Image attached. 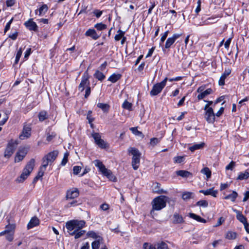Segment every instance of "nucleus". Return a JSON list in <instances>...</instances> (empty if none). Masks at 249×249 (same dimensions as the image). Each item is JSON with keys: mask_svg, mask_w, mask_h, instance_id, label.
Returning a JSON list of instances; mask_svg holds the SVG:
<instances>
[{"mask_svg": "<svg viewBox=\"0 0 249 249\" xmlns=\"http://www.w3.org/2000/svg\"><path fill=\"white\" fill-rule=\"evenodd\" d=\"M24 158L23 157V156H21L19 154H18V152L16 153L15 158V162H18L23 160Z\"/></svg>", "mask_w": 249, "mask_h": 249, "instance_id": "obj_47", "label": "nucleus"}, {"mask_svg": "<svg viewBox=\"0 0 249 249\" xmlns=\"http://www.w3.org/2000/svg\"><path fill=\"white\" fill-rule=\"evenodd\" d=\"M93 13L97 18H99L102 15V11L99 10H95L94 11Z\"/></svg>", "mask_w": 249, "mask_h": 249, "instance_id": "obj_62", "label": "nucleus"}, {"mask_svg": "<svg viewBox=\"0 0 249 249\" xmlns=\"http://www.w3.org/2000/svg\"><path fill=\"white\" fill-rule=\"evenodd\" d=\"M189 216L191 218L195 219L198 222L204 223L206 222V220L205 219L201 218L200 216L197 215L195 213H190Z\"/></svg>", "mask_w": 249, "mask_h": 249, "instance_id": "obj_26", "label": "nucleus"}, {"mask_svg": "<svg viewBox=\"0 0 249 249\" xmlns=\"http://www.w3.org/2000/svg\"><path fill=\"white\" fill-rule=\"evenodd\" d=\"M204 142H201L200 143L195 144L189 147V150L192 152H194L196 150L202 149L205 145Z\"/></svg>", "mask_w": 249, "mask_h": 249, "instance_id": "obj_23", "label": "nucleus"}, {"mask_svg": "<svg viewBox=\"0 0 249 249\" xmlns=\"http://www.w3.org/2000/svg\"><path fill=\"white\" fill-rule=\"evenodd\" d=\"M25 26L30 30L36 31L38 27L36 22L33 21V19H30L24 23Z\"/></svg>", "mask_w": 249, "mask_h": 249, "instance_id": "obj_12", "label": "nucleus"}, {"mask_svg": "<svg viewBox=\"0 0 249 249\" xmlns=\"http://www.w3.org/2000/svg\"><path fill=\"white\" fill-rule=\"evenodd\" d=\"M118 34L115 36L114 39L116 41H119L125 34V32L119 30L117 32Z\"/></svg>", "mask_w": 249, "mask_h": 249, "instance_id": "obj_38", "label": "nucleus"}, {"mask_svg": "<svg viewBox=\"0 0 249 249\" xmlns=\"http://www.w3.org/2000/svg\"><path fill=\"white\" fill-rule=\"evenodd\" d=\"M175 162L181 163L183 161L184 157L182 156H178L174 158Z\"/></svg>", "mask_w": 249, "mask_h": 249, "instance_id": "obj_52", "label": "nucleus"}, {"mask_svg": "<svg viewBox=\"0 0 249 249\" xmlns=\"http://www.w3.org/2000/svg\"><path fill=\"white\" fill-rule=\"evenodd\" d=\"M132 104L128 102L126 100L125 101L122 105V107L126 109L131 110L132 109Z\"/></svg>", "mask_w": 249, "mask_h": 249, "instance_id": "obj_41", "label": "nucleus"}, {"mask_svg": "<svg viewBox=\"0 0 249 249\" xmlns=\"http://www.w3.org/2000/svg\"><path fill=\"white\" fill-rule=\"evenodd\" d=\"M38 118L40 121H43L47 118V112L45 111H41L38 114Z\"/></svg>", "mask_w": 249, "mask_h": 249, "instance_id": "obj_40", "label": "nucleus"}, {"mask_svg": "<svg viewBox=\"0 0 249 249\" xmlns=\"http://www.w3.org/2000/svg\"><path fill=\"white\" fill-rule=\"evenodd\" d=\"M91 112L90 111H89V113L87 115V119L89 120V124H91V126H92V124L91 123L93 121V119L92 118L91 115Z\"/></svg>", "mask_w": 249, "mask_h": 249, "instance_id": "obj_59", "label": "nucleus"}, {"mask_svg": "<svg viewBox=\"0 0 249 249\" xmlns=\"http://www.w3.org/2000/svg\"><path fill=\"white\" fill-rule=\"evenodd\" d=\"M89 77L88 76V74L84 73L82 78L81 82L79 85L78 89L81 91L82 92L84 91L85 88L89 86Z\"/></svg>", "mask_w": 249, "mask_h": 249, "instance_id": "obj_10", "label": "nucleus"}, {"mask_svg": "<svg viewBox=\"0 0 249 249\" xmlns=\"http://www.w3.org/2000/svg\"><path fill=\"white\" fill-rule=\"evenodd\" d=\"M199 192L203 194L204 195H211L213 197H216L218 193V191L217 190H214L213 188L206 190H200Z\"/></svg>", "mask_w": 249, "mask_h": 249, "instance_id": "obj_17", "label": "nucleus"}, {"mask_svg": "<svg viewBox=\"0 0 249 249\" xmlns=\"http://www.w3.org/2000/svg\"><path fill=\"white\" fill-rule=\"evenodd\" d=\"M17 152L21 156H23V157L24 158L27 154L28 148L25 147H19Z\"/></svg>", "mask_w": 249, "mask_h": 249, "instance_id": "obj_34", "label": "nucleus"}, {"mask_svg": "<svg viewBox=\"0 0 249 249\" xmlns=\"http://www.w3.org/2000/svg\"><path fill=\"white\" fill-rule=\"evenodd\" d=\"M92 136L94 139L95 142L100 147L105 148L106 147V143L101 138V136L98 133H94L92 134Z\"/></svg>", "mask_w": 249, "mask_h": 249, "instance_id": "obj_9", "label": "nucleus"}, {"mask_svg": "<svg viewBox=\"0 0 249 249\" xmlns=\"http://www.w3.org/2000/svg\"><path fill=\"white\" fill-rule=\"evenodd\" d=\"M235 165V162L231 161L228 165L226 166V169L227 170H232Z\"/></svg>", "mask_w": 249, "mask_h": 249, "instance_id": "obj_49", "label": "nucleus"}, {"mask_svg": "<svg viewBox=\"0 0 249 249\" xmlns=\"http://www.w3.org/2000/svg\"><path fill=\"white\" fill-rule=\"evenodd\" d=\"M238 194L235 191H233L231 194L225 196L224 199H231L232 202H234Z\"/></svg>", "mask_w": 249, "mask_h": 249, "instance_id": "obj_28", "label": "nucleus"}, {"mask_svg": "<svg viewBox=\"0 0 249 249\" xmlns=\"http://www.w3.org/2000/svg\"><path fill=\"white\" fill-rule=\"evenodd\" d=\"M81 167L79 166H75L73 167V171L74 175H78L81 170Z\"/></svg>", "mask_w": 249, "mask_h": 249, "instance_id": "obj_50", "label": "nucleus"}, {"mask_svg": "<svg viewBox=\"0 0 249 249\" xmlns=\"http://www.w3.org/2000/svg\"><path fill=\"white\" fill-rule=\"evenodd\" d=\"M224 107H221L219 110L215 114V115L217 117L221 116L224 112Z\"/></svg>", "mask_w": 249, "mask_h": 249, "instance_id": "obj_63", "label": "nucleus"}, {"mask_svg": "<svg viewBox=\"0 0 249 249\" xmlns=\"http://www.w3.org/2000/svg\"><path fill=\"white\" fill-rule=\"evenodd\" d=\"M39 224V220L38 218L34 216L31 218L27 225L28 229L33 228V227L38 225Z\"/></svg>", "mask_w": 249, "mask_h": 249, "instance_id": "obj_19", "label": "nucleus"}, {"mask_svg": "<svg viewBox=\"0 0 249 249\" xmlns=\"http://www.w3.org/2000/svg\"><path fill=\"white\" fill-rule=\"evenodd\" d=\"M160 142V139L157 138H153L150 139V144L154 146Z\"/></svg>", "mask_w": 249, "mask_h": 249, "instance_id": "obj_43", "label": "nucleus"}, {"mask_svg": "<svg viewBox=\"0 0 249 249\" xmlns=\"http://www.w3.org/2000/svg\"><path fill=\"white\" fill-rule=\"evenodd\" d=\"M6 230H9L8 233L11 232L12 231H14L15 228V225L9 224L5 227Z\"/></svg>", "mask_w": 249, "mask_h": 249, "instance_id": "obj_53", "label": "nucleus"}, {"mask_svg": "<svg viewBox=\"0 0 249 249\" xmlns=\"http://www.w3.org/2000/svg\"><path fill=\"white\" fill-rule=\"evenodd\" d=\"M232 210L234 213H236V218L238 219V220L242 223L243 224H246L247 225L248 222L247 218L245 216L243 215L242 213L236 209H233Z\"/></svg>", "mask_w": 249, "mask_h": 249, "instance_id": "obj_13", "label": "nucleus"}, {"mask_svg": "<svg viewBox=\"0 0 249 249\" xmlns=\"http://www.w3.org/2000/svg\"><path fill=\"white\" fill-rule=\"evenodd\" d=\"M35 163V160L34 159H32L30 160L24 168L20 177L17 179L18 182H22L27 178L34 169Z\"/></svg>", "mask_w": 249, "mask_h": 249, "instance_id": "obj_2", "label": "nucleus"}, {"mask_svg": "<svg viewBox=\"0 0 249 249\" xmlns=\"http://www.w3.org/2000/svg\"><path fill=\"white\" fill-rule=\"evenodd\" d=\"M68 232L70 235L74 236L75 239H78L85 235L86 231L85 230H72L71 231H68Z\"/></svg>", "mask_w": 249, "mask_h": 249, "instance_id": "obj_15", "label": "nucleus"}, {"mask_svg": "<svg viewBox=\"0 0 249 249\" xmlns=\"http://www.w3.org/2000/svg\"><path fill=\"white\" fill-rule=\"evenodd\" d=\"M94 163L95 166L99 168V171L102 172V174L107 169L103 163L99 160H95Z\"/></svg>", "mask_w": 249, "mask_h": 249, "instance_id": "obj_21", "label": "nucleus"}, {"mask_svg": "<svg viewBox=\"0 0 249 249\" xmlns=\"http://www.w3.org/2000/svg\"><path fill=\"white\" fill-rule=\"evenodd\" d=\"M121 77L122 75L120 74L114 73L108 78V80L114 83L119 80Z\"/></svg>", "mask_w": 249, "mask_h": 249, "instance_id": "obj_25", "label": "nucleus"}, {"mask_svg": "<svg viewBox=\"0 0 249 249\" xmlns=\"http://www.w3.org/2000/svg\"><path fill=\"white\" fill-rule=\"evenodd\" d=\"M15 2V0H6V5L8 7L12 6Z\"/></svg>", "mask_w": 249, "mask_h": 249, "instance_id": "obj_64", "label": "nucleus"}, {"mask_svg": "<svg viewBox=\"0 0 249 249\" xmlns=\"http://www.w3.org/2000/svg\"><path fill=\"white\" fill-rule=\"evenodd\" d=\"M94 77L100 81H102L105 78V75L101 71H96L94 74Z\"/></svg>", "mask_w": 249, "mask_h": 249, "instance_id": "obj_31", "label": "nucleus"}, {"mask_svg": "<svg viewBox=\"0 0 249 249\" xmlns=\"http://www.w3.org/2000/svg\"><path fill=\"white\" fill-rule=\"evenodd\" d=\"M130 130L132 131V132L135 134V135L141 136L142 135V133L139 131H138L136 127H131L130 128Z\"/></svg>", "mask_w": 249, "mask_h": 249, "instance_id": "obj_51", "label": "nucleus"}, {"mask_svg": "<svg viewBox=\"0 0 249 249\" xmlns=\"http://www.w3.org/2000/svg\"><path fill=\"white\" fill-rule=\"evenodd\" d=\"M7 235L6 236V239L9 241L11 242L13 240V233H12L11 232L10 233H7Z\"/></svg>", "mask_w": 249, "mask_h": 249, "instance_id": "obj_58", "label": "nucleus"}, {"mask_svg": "<svg viewBox=\"0 0 249 249\" xmlns=\"http://www.w3.org/2000/svg\"><path fill=\"white\" fill-rule=\"evenodd\" d=\"M168 78L166 77L163 81L154 85L150 92L151 96H153L160 93L165 86Z\"/></svg>", "mask_w": 249, "mask_h": 249, "instance_id": "obj_6", "label": "nucleus"}, {"mask_svg": "<svg viewBox=\"0 0 249 249\" xmlns=\"http://www.w3.org/2000/svg\"><path fill=\"white\" fill-rule=\"evenodd\" d=\"M97 106L102 109L104 112H107L109 108V106L107 104H104L99 103L97 105Z\"/></svg>", "mask_w": 249, "mask_h": 249, "instance_id": "obj_32", "label": "nucleus"}, {"mask_svg": "<svg viewBox=\"0 0 249 249\" xmlns=\"http://www.w3.org/2000/svg\"><path fill=\"white\" fill-rule=\"evenodd\" d=\"M85 36H89L94 40H97L100 37L101 34L98 35L93 29H89L86 32Z\"/></svg>", "mask_w": 249, "mask_h": 249, "instance_id": "obj_11", "label": "nucleus"}, {"mask_svg": "<svg viewBox=\"0 0 249 249\" xmlns=\"http://www.w3.org/2000/svg\"><path fill=\"white\" fill-rule=\"evenodd\" d=\"M22 49L20 48L19 49V50L18 51L17 54H16V59H15V64H17L18 63V62L20 58V56L22 54Z\"/></svg>", "mask_w": 249, "mask_h": 249, "instance_id": "obj_46", "label": "nucleus"}, {"mask_svg": "<svg viewBox=\"0 0 249 249\" xmlns=\"http://www.w3.org/2000/svg\"><path fill=\"white\" fill-rule=\"evenodd\" d=\"M94 28H96L98 31H103L107 28V25L106 24H103L102 22L98 23L94 25Z\"/></svg>", "mask_w": 249, "mask_h": 249, "instance_id": "obj_30", "label": "nucleus"}, {"mask_svg": "<svg viewBox=\"0 0 249 249\" xmlns=\"http://www.w3.org/2000/svg\"><path fill=\"white\" fill-rule=\"evenodd\" d=\"M168 33H169L168 31H167L165 33H164V34L162 35V36L160 38V45H161V43H163V42L165 41V40L166 39V38L168 36Z\"/></svg>", "mask_w": 249, "mask_h": 249, "instance_id": "obj_55", "label": "nucleus"}, {"mask_svg": "<svg viewBox=\"0 0 249 249\" xmlns=\"http://www.w3.org/2000/svg\"><path fill=\"white\" fill-rule=\"evenodd\" d=\"M92 249H98L100 246V242L99 241H95L92 243Z\"/></svg>", "mask_w": 249, "mask_h": 249, "instance_id": "obj_54", "label": "nucleus"}, {"mask_svg": "<svg viewBox=\"0 0 249 249\" xmlns=\"http://www.w3.org/2000/svg\"><path fill=\"white\" fill-rule=\"evenodd\" d=\"M48 7L46 4L42 5L38 9L39 15L41 16L44 14L48 10Z\"/></svg>", "mask_w": 249, "mask_h": 249, "instance_id": "obj_37", "label": "nucleus"}, {"mask_svg": "<svg viewBox=\"0 0 249 249\" xmlns=\"http://www.w3.org/2000/svg\"><path fill=\"white\" fill-rule=\"evenodd\" d=\"M192 193L189 192H184L182 194V198L183 200H186L191 198Z\"/></svg>", "mask_w": 249, "mask_h": 249, "instance_id": "obj_42", "label": "nucleus"}, {"mask_svg": "<svg viewBox=\"0 0 249 249\" xmlns=\"http://www.w3.org/2000/svg\"><path fill=\"white\" fill-rule=\"evenodd\" d=\"M86 222L84 220H72L66 223V227L69 231L82 230L85 227Z\"/></svg>", "mask_w": 249, "mask_h": 249, "instance_id": "obj_3", "label": "nucleus"}, {"mask_svg": "<svg viewBox=\"0 0 249 249\" xmlns=\"http://www.w3.org/2000/svg\"><path fill=\"white\" fill-rule=\"evenodd\" d=\"M18 143V141L11 140L8 142L5 150L4 157L9 159L15 152Z\"/></svg>", "mask_w": 249, "mask_h": 249, "instance_id": "obj_5", "label": "nucleus"}, {"mask_svg": "<svg viewBox=\"0 0 249 249\" xmlns=\"http://www.w3.org/2000/svg\"><path fill=\"white\" fill-rule=\"evenodd\" d=\"M177 175L181 176L183 178H188L190 176L192 177V174L190 172L185 170L178 171L177 172Z\"/></svg>", "mask_w": 249, "mask_h": 249, "instance_id": "obj_24", "label": "nucleus"}, {"mask_svg": "<svg viewBox=\"0 0 249 249\" xmlns=\"http://www.w3.org/2000/svg\"><path fill=\"white\" fill-rule=\"evenodd\" d=\"M213 92V91L211 88L208 89L206 90L203 91L202 93H199L197 95V98L198 100H199L203 99V98H205L209 95L212 93Z\"/></svg>", "mask_w": 249, "mask_h": 249, "instance_id": "obj_20", "label": "nucleus"}, {"mask_svg": "<svg viewBox=\"0 0 249 249\" xmlns=\"http://www.w3.org/2000/svg\"><path fill=\"white\" fill-rule=\"evenodd\" d=\"M237 234L233 231H228L226 234V238L229 240H233L236 238Z\"/></svg>", "mask_w": 249, "mask_h": 249, "instance_id": "obj_33", "label": "nucleus"}, {"mask_svg": "<svg viewBox=\"0 0 249 249\" xmlns=\"http://www.w3.org/2000/svg\"><path fill=\"white\" fill-rule=\"evenodd\" d=\"M175 42V40L171 37H169L165 43V48L166 49L169 48Z\"/></svg>", "mask_w": 249, "mask_h": 249, "instance_id": "obj_35", "label": "nucleus"}, {"mask_svg": "<svg viewBox=\"0 0 249 249\" xmlns=\"http://www.w3.org/2000/svg\"><path fill=\"white\" fill-rule=\"evenodd\" d=\"M13 20V18H12L7 23V24L6 25L5 27V28H4V33H6V32H7L10 28V25L12 22Z\"/></svg>", "mask_w": 249, "mask_h": 249, "instance_id": "obj_56", "label": "nucleus"}, {"mask_svg": "<svg viewBox=\"0 0 249 249\" xmlns=\"http://www.w3.org/2000/svg\"><path fill=\"white\" fill-rule=\"evenodd\" d=\"M49 164H51L49 160H48L47 159L45 158V156H44L42 159V166L40 167V170H43V169H44V170H45L47 166Z\"/></svg>", "mask_w": 249, "mask_h": 249, "instance_id": "obj_36", "label": "nucleus"}, {"mask_svg": "<svg viewBox=\"0 0 249 249\" xmlns=\"http://www.w3.org/2000/svg\"><path fill=\"white\" fill-rule=\"evenodd\" d=\"M76 203H77V201L72 200L71 202L68 203L67 205H66L65 207L68 208L71 207V206H74L76 205Z\"/></svg>", "mask_w": 249, "mask_h": 249, "instance_id": "obj_60", "label": "nucleus"}, {"mask_svg": "<svg viewBox=\"0 0 249 249\" xmlns=\"http://www.w3.org/2000/svg\"><path fill=\"white\" fill-rule=\"evenodd\" d=\"M231 72V70L230 69H226L225 70L224 73L221 76L218 82L220 86H223L225 84V80Z\"/></svg>", "mask_w": 249, "mask_h": 249, "instance_id": "obj_16", "label": "nucleus"}, {"mask_svg": "<svg viewBox=\"0 0 249 249\" xmlns=\"http://www.w3.org/2000/svg\"><path fill=\"white\" fill-rule=\"evenodd\" d=\"M168 197L161 196L156 197L152 202L153 210L159 211L166 206V202Z\"/></svg>", "mask_w": 249, "mask_h": 249, "instance_id": "obj_4", "label": "nucleus"}, {"mask_svg": "<svg viewBox=\"0 0 249 249\" xmlns=\"http://www.w3.org/2000/svg\"><path fill=\"white\" fill-rule=\"evenodd\" d=\"M174 223L175 224H178V223H182L183 222V219L182 217V216L179 215L178 213H175L174 216Z\"/></svg>", "mask_w": 249, "mask_h": 249, "instance_id": "obj_27", "label": "nucleus"}, {"mask_svg": "<svg viewBox=\"0 0 249 249\" xmlns=\"http://www.w3.org/2000/svg\"><path fill=\"white\" fill-rule=\"evenodd\" d=\"M128 152L129 155H132L131 164L133 168L136 170L140 165L141 153L138 149L131 147L128 149Z\"/></svg>", "mask_w": 249, "mask_h": 249, "instance_id": "obj_1", "label": "nucleus"}, {"mask_svg": "<svg viewBox=\"0 0 249 249\" xmlns=\"http://www.w3.org/2000/svg\"><path fill=\"white\" fill-rule=\"evenodd\" d=\"M79 192L77 188H72L67 191L66 199H73L79 196Z\"/></svg>", "mask_w": 249, "mask_h": 249, "instance_id": "obj_8", "label": "nucleus"}, {"mask_svg": "<svg viewBox=\"0 0 249 249\" xmlns=\"http://www.w3.org/2000/svg\"><path fill=\"white\" fill-rule=\"evenodd\" d=\"M157 249H168L167 245L164 242L158 244Z\"/></svg>", "mask_w": 249, "mask_h": 249, "instance_id": "obj_48", "label": "nucleus"}, {"mask_svg": "<svg viewBox=\"0 0 249 249\" xmlns=\"http://www.w3.org/2000/svg\"><path fill=\"white\" fill-rule=\"evenodd\" d=\"M56 136V134L54 132L48 133L46 140L50 142Z\"/></svg>", "mask_w": 249, "mask_h": 249, "instance_id": "obj_44", "label": "nucleus"}, {"mask_svg": "<svg viewBox=\"0 0 249 249\" xmlns=\"http://www.w3.org/2000/svg\"><path fill=\"white\" fill-rule=\"evenodd\" d=\"M196 205L203 207H207L208 205V203L206 200H202L198 201L196 203Z\"/></svg>", "mask_w": 249, "mask_h": 249, "instance_id": "obj_45", "label": "nucleus"}, {"mask_svg": "<svg viewBox=\"0 0 249 249\" xmlns=\"http://www.w3.org/2000/svg\"><path fill=\"white\" fill-rule=\"evenodd\" d=\"M31 128L29 127H24L22 130V133L19 136L21 140H24L25 138H28L31 136Z\"/></svg>", "mask_w": 249, "mask_h": 249, "instance_id": "obj_18", "label": "nucleus"}, {"mask_svg": "<svg viewBox=\"0 0 249 249\" xmlns=\"http://www.w3.org/2000/svg\"><path fill=\"white\" fill-rule=\"evenodd\" d=\"M103 174L106 176L110 180L114 182L116 181V177L113 175L110 170L107 169Z\"/></svg>", "mask_w": 249, "mask_h": 249, "instance_id": "obj_22", "label": "nucleus"}, {"mask_svg": "<svg viewBox=\"0 0 249 249\" xmlns=\"http://www.w3.org/2000/svg\"><path fill=\"white\" fill-rule=\"evenodd\" d=\"M208 106L204 107V118L208 123L213 124L215 121V113L213 108H208Z\"/></svg>", "mask_w": 249, "mask_h": 249, "instance_id": "obj_7", "label": "nucleus"}, {"mask_svg": "<svg viewBox=\"0 0 249 249\" xmlns=\"http://www.w3.org/2000/svg\"><path fill=\"white\" fill-rule=\"evenodd\" d=\"M90 92H91L90 88L89 86H88L86 89L85 97L86 98H88L89 97V96L90 95Z\"/></svg>", "mask_w": 249, "mask_h": 249, "instance_id": "obj_61", "label": "nucleus"}, {"mask_svg": "<svg viewBox=\"0 0 249 249\" xmlns=\"http://www.w3.org/2000/svg\"><path fill=\"white\" fill-rule=\"evenodd\" d=\"M58 151L57 150H54L49 153L45 156V158L47 159V160L50 162V163H52L55 160L58 156Z\"/></svg>", "mask_w": 249, "mask_h": 249, "instance_id": "obj_14", "label": "nucleus"}, {"mask_svg": "<svg viewBox=\"0 0 249 249\" xmlns=\"http://www.w3.org/2000/svg\"><path fill=\"white\" fill-rule=\"evenodd\" d=\"M201 172L206 175L208 178H210L211 176V171L208 167H205L201 170Z\"/></svg>", "mask_w": 249, "mask_h": 249, "instance_id": "obj_39", "label": "nucleus"}, {"mask_svg": "<svg viewBox=\"0 0 249 249\" xmlns=\"http://www.w3.org/2000/svg\"><path fill=\"white\" fill-rule=\"evenodd\" d=\"M249 178V172L248 170H246L244 173L241 172L239 173V176L237 178V179L244 180L247 179Z\"/></svg>", "mask_w": 249, "mask_h": 249, "instance_id": "obj_29", "label": "nucleus"}, {"mask_svg": "<svg viewBox=\"0 0 249 249\" xmlns=\"http://www.w3.org/2000/svg\"><path fill=\"white\" fill-rule=\"evenodd\" d=\"M144 249H156V248L152 245L149 244L147 243H145L143 245Z\"/></svg>", "mask_w": 249, "mask_h": 249, "instance_id": "obj_57", "label": "nucleus"}]
</instances>
